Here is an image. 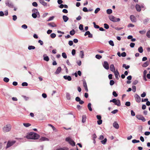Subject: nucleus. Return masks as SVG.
<instances>
[{"instance_id": "1", "label": "nucleus", "mask_w": 150, "mask_h": 150, "mask_svg": "<svg viewBox=\"0 0 150 150\" xmlns=\"http://www.w3.org/2000/svg\"><path fill=\"white\" fill-rule=\"evenodd\" d=\"M26 137L28 139H36L40 137V135L36 133L31 132L28 134Z\"/></svg>"}, {"instance_id": "2", "label": "nucleus", "mask_w": 150, "mask_h": 150, "mask_svg": "<svg viewBox=\"0 0 150 150\" xmlns=\"http://www.w3.org/2000/svg\"><path fill=\"white\" fill-rule=\"evenodd\" d=\"M11 128V126L10 125H7L4 126L3 128V131L4 132H6L10 131Z\"/></svg>"}, {"instance_id": "3", "label": "nucleus", "mask_w": 150, "mask_h": 150, "mask_svg": "<svg viewBox=\"0 0 150 150\" xmlns=\"http://www.w3.org/2000/svg\"><path fill=\"white\" fill-rule=\"evenodd\" d=\"M110 20L113 22H116L119 21L120 19L119 18H116L115 17L112 15L109 16Z\"/></svg>"}, {"instance_id": "4", "label": "nucleus", "mask_w": 150, "mask_h": 150, "mask_svg": "<svg viewBox=\"0 0 150 150\" xmlns=\"http://www.w3.org/2000/svg\"><path fill=\"white\" fill-rule=\"evenodd\" d=\"M110 102L114 103L115 105H117L118 106H120L121 105L120 100L118 99L116 100L115 98H114L112 100H111Z\"/></svg>"}, {"instance_id": "5", "label": "nucleus", "mask_w": 150, "mask_h": 150, "mask_svg": "<svg viewBox=\"0 0 150 150\" xmlns=\"http://www.w3.org/2000/svg\"><path fill=\"white\" fill-rule=\"evenodd\" d=\"M138 83V81L135 80L132 83V85H133L132 86V91L134 92H135L136 91V87L134 85H136Z\"/></svg>"}, {"instance_id": "6", "label": "nucleus", "mask_w": 150, "mask_h": 150, "mask_svg": "<svg viewBox=\"0 0 150 150\" xmlns=\"http://www.w3.org/2000/svg\"><path fill=\"white\" fill-rule=\"evenodd\" d=\"M66 141L68 142L70 144L73 146H74L75 145V142L69 137H67L66 139Z\"/></svg>"}, {"instance_id": "7", "label": "nucleus", "mask_w": 150, "mask_h": 150, "mask_svg": "<svg viewBox=\"0 0 150 150\" xmlns=\"http://www.w3.org/2000/svg\"><path fill=\"white\" fill-rule=\"evenodd\" d=\"M16 142L15 141H8L7 142L6 148L7 149L12 146Z\"/></svg>"}, {"instance_id": "8", "label": "nucleus", "mask_w": 150, "mask_h": 150, "mask_svg": "<svg viewBox=\"0 0 150 150\" xmlns=\"http://www.w3.org/2000/svg\"><path fill=\"white\" fill-rule=\"evenodd\" d=\"M136 117L137 119L141 120L143 122H145L146 120L145 118L141 115H137L136 116Z\"/></svg>"}, {"instance_id": "9", "label": "nucleus", "mask_w": 150, "mask_h": 150, "mask_svg": "<svg viewBox=\"0 0 150 150\" xmlns=\"http://www.w3.org/2000/svg\"><path fill=\"white\" fill-rule=\"evenodd\" d=\"M5 4L6 6H8L10 8H12L13 7V3L9 0H6L5 1Z\"/></svg>"}, {"instance_id": "10", "label": "nucleus", "mask_w": 150, "mask_h": 150, "mask_svg": "<svg viewBox=\"0 0 150 150\" xmlns=\"http://www.w3.org/2000/svg\"><path fill=\"white\" fill-rule=\"evenodd\" d=\"M135 100L136 102L138 103L140 102L141 98L137 94H136L134 96Z\"/></svg>"}, {"instance_id": "11", "label": "nucleus", "mask_w": 150, "mask_h": 150, "mask_svg": "<svg viewBox=\"0 0 150 150\" xmlns=\"http://www.w3.org/2000/svg\"><path fill=\"white\" fill-rule=\"evenodd\" d=\"M103 66L106 69L108 70L109 69V64L108 62L106 61H104L103 62Z\"/></svg>"}, {"instance_id": "12", "label": "nucleus", "mask_w": 150, "mask_h": 150, "mask_svg": "<svg viewBox=\"0 0 150 150\" xmlns=\"http://www.w3.org/2000/svg\"><path fill=\"white\" fill-rule=\"evenodd\" d=\"M32 12L33 13L38 14V18H39L40 17V13L37 9L36 8L33 9L32 10Z\"/></svg>"}, {"instance_id": "13", "label": "nucleus", "mask_w": 150, "mask_h": 150, "mask_svg": "<svg viewBox=\"0 0 150 150\" xmlns=\"http://www.w3.org/2000/svg\"><path fill=\"white\" fill-rule=\"evenodd\" d=\"M83 85L85 89L86 92H88V91L87 86L86 84V82L85 80H83Z\"/></svg>"}, {"instance_id": "14", "label": "nucleus", "mask_w": 150, "mask_h": 150, "mask_svg": "<svg viewBox=\"0 0 150 150\" xmlns=\"http://www.w3.org/2000/svg\"><path fill=\"white\" fill-rule=\"evenodd\" d=\"M135 8L136 10L138 12H140L141 10V6L138 4H136L135 6Z\"/></svg>"}, {"instance_id": "15", "label": "nucleus", "mask_w": 150, "mask_h": 150, "mask_svg": "<svg viewBox=\"0 0 150 150\" xmlns=\"http://www.w3.org/2000/svg\"><path fill=\"white\" fill-rule=\"evenodd\" d=\"M114 73L115 75V77L116 79L118 80L119 79L118 76L119 75V73L117 69L116 70V71L113 72Z\"/></svg>"}, {"instance_id": "16", "label": "nucleus", "mask_w": 150, "mask_h": 150, "mask_svg": "<svg viewBox=\"0 0 150 150\" xmlns=\"http://www.w3.org/2000/svg\"><path fill=\"white\" fill-rule=\"evenodd\" d=\"M40 3L45 6H47V4L45 2L44 0H39Z\"/></svg>"}, {"instance_id": "17", "label": "nucleus", "mask_w": 150, "mask_h": 150, "mask_svg": "<svg viewBox=\"0 0 150 150\" xmlns=\"http://www.w3.org/2000/svg\"><path fill=\"white\" fill-rule=\"evenodd\" d=\"M43 59L47 62H48L49 60V57L47 56L46 54H44L43 55Z\"/></svg>"}, {"instance_id": "18", "label": "nucleus", "mask_w": 150, "mask_h": 150, "mask_svg": "<svg viewBox=\"0 0 150 150\" xmlns=\"http://www.w3.org/2000/svg\"><path fill=\"white\" fill-rule=\"evenodd\" d=\"M63 78L66 80H67L69 81H70L71 80V78L70 76H64Z\"/></svg>"}, {"instance_id": "19", "label": "nucleus", "mask_w": 150, "mask_h": 150, "mask_svg": "<svg viewBox=\"0 0 150 150\" xmlns=\"http://www.w3.org/2000/svg\"><path fill=\"white\" fill-rule=\"evenodd\" d=\"M113 126L116 129H118L119 128V125L116 122H115L113 123Z\"/></svg>"}, {"instance_id": "20", "label": "nucleus", "mask_w": 150, "mask_h": 150, "mask_svg": "<svg viewBox=\"0 0 150 150\" xmlns=\"http://www.w3.org/2000/svg\"><path fill=\"white\" fill-rule=\"evenodd\" d=\"M149 61H146L142 64V66L144 67H146L148 66L149 65Z\"/></svg>"}, {"instance_id": "21", "label": "nucleus", "mask_w": 150, "mask_h": 150, "mask_svg": "<svg viewBox=\"0 0 150 150\" xmlns=\"http://www.w3.org/2000/svg\"><path fill=\"white\" fill-rule=\"evenodd\" d=\"M110 71L113 72L115 71V68L113 64H112L110 65Z\"/></svg>"}, {"instance_id": "22", "label": "nucleus", "mask_w": 150, "mask_h": 150, "mask_svg": "<svg viewBox=\"0 0 150 150\" xmlns=\"http://www.w3.org/2000/svg\"><path fill=\"white\" fill-rule=\"evenodd\" d=\"M64 21L65 22H67L69 20L68 17L66 16L63 15L62 17Z\"/></svg>"}, {"instance_id": "23", "label": "nucleus", "mask_w": 150, "mask_h": 150, "mask_svg": "<svg viewBox=\"0 0 150 150\" xmlns=\"http://www.w3.org/2000/svg\"><path fill=\"white\" fill-rule=\"evenodd\" d=\"M61 68L60 67H59L57 68L56 71L55 72V73L56 74H59L61 71Z\"/></svg>"}, {"instance_id": "24", "label": "nucleus", "mask_w": 150, "mask_h": 150, "mask_svg": "<svg viewBox=\"0 0 150 150\" xmlns=\"http://www.w3.org/2000/svg\"><path fill=\"white\" fill-rule=\"evenodd\" d=\"M40 140L41 141H48L49 139L45 137H42L40 138Z\"/></svg>"}, {"instance_id": "25", "label": "nucleus", "mask_w": 150, "mask_h": 150, "mask_svg": "<svg viewBox=\"0 0 150 150\" xmlns=\"http://www.w3.org/2000/svg\"><path fill=\"white\" fill-rule=\"evenodd\" d=\"M66 97L67 100H69L71 99V96L70 94L69 93H66Z\"/></svg>"}, {"instance_id": "26", "label": "nucleus", "mask_w": 150, "mask_h": 150, "mask_svg": "<svg viewBox=\"0 0 150 150\" xmlns=\"http://www.w3.org/2000/svg\"><path fill=\"white\" fill-rule=\"evenodd\" d=\"M80 57L81 58H83L84 57V52L83 51H81L80 52Z\"/></svg>"}, {"instance_id": "27", "label": "nucleus", "mask_w": 150, "mask_h": 150, "mask_svg": "<svg viewBox=\"0 0 150 150\" xmlns=\"http://www.w3.org/2000/svg\"><path fill=\"white\" fill-rule=\"evenodd\" d=\"M138 51L140 53H142L143 51L142 47V46L139 47L138 48Z\"/></svg>"}, {"instance_id": "28", "label": "nucleus", "mask_w": 150, "mask_h": 150, "mask_svg": "<svg viewBox=\"0 0 150 150\" xmlns=\"http://www.w3.org/2000/svg\"><path fill=\"white\" fill-rule=\"evenodd\" d=\"M86 116L85 115H83L82 117V122L83 123L85 122L86 120Z\"/></svg>"}, {"instance_id": "29", "label": "nucleus", "mask_w": 150, "mask_h": 150, "mask_svg": "<svg viewBox=\"0 0 150 150\" xmlns=\"http://www.w3.org/2000/svg\"><path fill=\"white\" fill-rule=\"evenodd\" d=\"M48 24L49 25L52 27L56 26V25L55 24H54V23H48Z\"/></svg>"}, {"instance_id": "30", "label": "nucleus", "mask_w": 150, "mask_h": 150, "mask_svg": "<svg viewBox=\"0 0 150 150\" xmlns=\"http://www.w3.org/2000/svg\"><path fill=\"white\" fill-rule=\"evenodd\" d=\"M137 21V20L135 17L132 15V22H136Z\"/></svg>"}, {"instance_id": "31", "label": "nucleus", "mask_w": 150, "mask_h": 150, "mask_svg": "<svg viewBox=\"0 0 150 150\" xmlns=\"http://www.w3.org/2000/svg\"><path fill=\"white\" fill-rule=\"evenodd\" d=\"M91 104L90 103H89L88 105V108L90 111H92V108L91 107Z\"/></svg>"}, {"instance_id": "32", "label": "nucleus", "mask_w": 150, "mask_h": 150, "mask_svg": "<svg viewBox=\"0 0 150 150\" xmlns=\"http://www.w3.org/2000/svg\"><path fill=\"white\" fill-rule=\"evenodd\" d=\"M28 49L29 50H31L32 49L34 50L35 49V47L33 46L30 45L28 47Z\"/></svg>"}, {"instance_id": "33", "label": "nucleus", "mask_w": 150, "mask_h": 150, "mask_svg": "<svg viewBox=\"0 0 150 150\" xmlns=\"http://www.w3.org/2000/svg\"><path fill=\"white\" fill-rule=\"evenodd\" d=\"M107 139L106 138H105L103 140L101 141V142L102 144H105L107 142Z\"/></svg>"}, {"instance_id": "34", "label": "nucleus", "mask_w": 150, "mask_h": 150, "mask_svg": "<svg viewBox=\"0 0 150 150\" xmlns=\"http://www.w3.org/2000/svg\"><path fill=\"white\" fill-rule=\"evenodd\" d=\"M23 125L25 127H28L31 126V125L29 123H23Z\"/></svg>"}, {"instance_id": "35", "label": "nucleus", "mask_w": 150, "mask_h": 150, "mask_svg": "<svg viewBox=\"0 0 150 150\" xmlns=\"http://www.w3.org/2000/svg\"><path fill=\"white\" fill-rule=\"evenodd\" d=\"M122 67L123 68H125L126 69H128L130 67L129 65H127L126 64H123L122 65Z\"/></svg>"}, {"instance_id": "36", "label": "nucleus", "mask_w": 150, "mask_h": 150, "mask_svg": "<svg viewBox=\"0 0 150 150\" xmlns=\"http://www.w3.org/2000/svg\"><path fill=\"white\" fill-rule=\"evenodd\" d=\"M75 30L74 29H73L69 33L71 35H73L75 34Z\"/></svg>"}, {"instance_id": "37", "label": "nucleus", "mask_w": 150, "mask_h": 150, "mask_svg": "<svg viewBox=\"0 0 150 150\" xmlns=\"http://www.w3.org/2000/svg\"><path fill=\"white\" fill-rule=\"evenodd\" d=\"M107 13L108 14H110L112 13V9H108L106 11Z\"/></svg>"}, {"instance_id": "38", "label": "nucleus", "mask_w": 150, "mask_h": 150, "mask_svg": "<svg viewBox=\"0 0 150 150\" xmlns=\"http://www.w3.org/2000/svg\"><path fill=\"white\" fill-rule=\"evenodd\" d=\"M149 20V18H147L144 20L143 21V23L144 24H146Z\"/></svg>"}, {"instance_id": "39", "label": "nucleus", "mask_w": 150, "mask_h": 150, "mask_svg": "<svg viewBox=\"0 0 150 150\" xmlns=\"http://www.w3.org/2000/svg\"><path fill=\"white\" fill-rule=\"evenodd\" d=\"M32 16L34 18H36L37 17H38V14L34 13H32Z\"/></svg>"}, {"instance_id": "40", "label": "nucleus", "mask_w": 150, "mask_h": 150, "mask_svg": "<svg viewBox=\"0 0 150 150\" xmlns=\"http://www.w3.org/2000/svg\"><path fill=\"white\" fill-rule=\"evenodd\" d=\"M109 43L110 45L112 46H113L114 45L113 42L112 40H110L109 41Z\"/></svg>"}, {"instance_id": "41", "label": "nucleus", "mask_w": 150, "mask_h": 150, "mask_svg": "<svg viewBox=\"0 0 150 150\" xmlns=\"http://www.w3.org/2000/svg\"><path fill=\"white\" fill-rule=\"evenodd\" d=\"M96 58L98 59H100L102 58L101 56L99 54H97L96 55Z\"/></svg>"}, {"instance_id": "42", "label": "nucleus", "mask_w": 150, "mask_h": 150, "mask_svg": "<svg viewBox=\"0 0 150 150\" xmlns=\"http://www.w3.org/2000/svg\"><path fill=\"white\" fill-rule=\"evenodd\" d=\"M139 142L140 141L139 140H137L135 139H134L132 140V142L133 143H139Z\"/></svg>"}, {"instance_id": "43", "label": "nucleus", "mask_w": 150, "mask_h": 150, "mask_svg": "<svg viewBox=\"0 0 150 150\" xmlns=\"http://www.w3.org/2000/svg\"><path fill=\"white\" fill-rule=\"evenodd\" d=\"M3 80L4 82L7 83L9 81V79L8 78L5 77L4 78Z\"/></svg>"}, {"instance_id": "44", "label": "nucleus", "mask_w": 150, "mask_h": 150, "mask_svg": "<svg viewBox=\"0 0 150 150\" xmlns=\"http://www.w3.org/2000/svg\"><path fill=\"white\" fill-rule=\"evenodd\" d=\"M62 57L66 59L67 58V56L65 53L63 52L62 54Z\"/></svg>"}, {"instance_id": "45", "label": "nucleus", "mask_w": 150, "mask_h": 150, "mask_svg": "<svg viewBox=\"0 0 150 150\" xmlns=\"http://www.w3.org/2000/svg\"><path fill=\"white\" fill-rule=\"evenodd\" d=\"M50 36L52 38H54L56 37V35L54 33H52L51 34Z\"/></svg>"}, {"instance_id": "46", "label": "nucleus", "mask_w": 150, "mask_h": 150, "mask_svg": "<svg viewBox=\"0 0 150 150\" xmlns=\"http://www.w3.org/2000/svg\"><path fill=\"white\" fill-rule=\"evenodd\" d=\"M93 23L94 25V26L95 28L97 29L99 28H100V27L98 25H96L95 22H93Z\"/></svg>"}, {"instance_id": "47", "label": "nucleus", "mask_w": 150, "mask_h": 150, "mask_svg": "<svg viewBox=\"0 0 150 150\" xmlns=\"http://www.w3.org/2000/svg\"><path fill=\"white\" fill-rule=\"evenodd\" d=\"M100 10V9L99 8H97L95 11L94 13H97L98 11Z\"/></svg>"}, {"instance_id": "48", "label": "nucleus", "mask_w": 150, "mask_h": 150, "mask_svg": "<svg viewBox=\"0 0 150 150\" xmlns=\"http://www.w3.org/2000/svg\"><path fill=\"white\" fill-rule=\"evenodd\" d=\"M146 95V93L145 92H143V93L141 95V96L142 98H144Z\"/></svg>"}, {"instance_id": "49", "label": "nucleus", "mask_w": 150, "mask_h": 150, "mask_svg": "<svg viewBox=\"0 0 150 150\" xmlns=\"http://www.w3.org/2000/svg\"><path fill=\"white\" fill-rule=\"evenodd\" d=\"M146 36L149 38H150V30H148L146 34Z\"/></svg>"}, {"instance_id": "50", "label": "nucleus", "mask_w": 150, "mask_h": 150, "mask_svg": "<svg viewBox=\"0 0 150 150\" xmlns=\"http://www.w3.org/2000/svg\"><path fill=\"white\" fill-rule=\"evenodd\" d=\"M138 129H139V130L140 132H141V133L142 132V131L143 128L142 126H139Z\"/></svg>"}, {"instance_id": "51", "label": "nucleus", "mask_w": 150, "mask_h": 150, "mask_svg": "<svg viewBox=\"0 0 150 150\" xmlns=\"http://www.w3.org/2000/svg\"><path fill=\"white\" fill-rule=\"evenodd\" d=\"M104 28L106 29H108L109 28V26L108 24L106 23H105L104 24Z\"/></svg>"}, {"instance_id": "52", "label": "nucleus", "mask_w": 150, "mask_h": 150, "mask_svg": "<svg viewBox=\"0 0 150 150\" xmlns=\"http://www.w3.org/2000/svg\"><path fill=\"white\" fill-rule=\"evenodd\" d=\"M97 123L98 125H100L102 124V120L101 119L98 120L97 121Z\"/></svg>"}, {"instance_id": "53", "label": "nucleus", "mask_w": 150, "mask_h": 150, "mask_svg": "<svg viewBox=\"0 0 150 150\" xmlns=\"http://www.w3.org/2000/svg\"><path fill=\"white\" fill-rule=\"evenodd\" d=\"M118 110L116 109L111 112V113L113 114H115L118 112Z\"/></svg>"}, {"instance_id": "54", "label": "nucleus", "mask_w": 150, "mask_h": 150, "mask_svg": "<svg viewBox=\"0 0 150 150\" xmlns=\"http://www.w3.org/2000/svg\"><path fill=\"white\" fill-rule=\"evenodd\" d=\"M32 5L35 7H37L38 6V4L36 2H34L32 3Z\"/></svg>"}, {"instance_id": "55", "label": "nucleus", "mask_w": 150, "mask_h": 150, "mask_svg": "<svg viewBox=\"0 0 150 150\" xmlns=\"http://www.w3.org/2000/svg\"><path fill=\"white\" fill-rule=\"evenodd\" d=\"M114 83H115V82L113 80H111L110 81V85L112 86L114 84Z\"/></svg>"}, {"instance_id": "56", "label": "nucleus", "mask_w": 150, "mask_h": 150, "mask_svg": "<svg viewBox=\"0 0 150 150\" xmlns=\"http://www.w3.org/2000/svg\"><path fill=\"white\" fill-rule=\"evenodd\" d=\"M130 105L131 103L129 102H126L125 103V105L127 106H130Z\"/></svg>"}, {"instance_id": "57", "label": "nucleus", "mask_w": 150, "mask_h": 150, "mask_svg": "<svg viewBox=\"0 0 150 150\" xmlns=\"http://www.w3.org/2000/svg\"><path fill=\"white\" fill-rule=\"evenodd\" d=\"M22 85L23 86H27L28 85V84L27 82H24L22 83Z\"/></svg>"}, {"instance_id": "58", "label": "nucleus", "mask_w": 150, "mask_h": 150, "mask_svg": "<svg viewBox=\"0 0 150 150\" xmlns=\"http://www.w3.org/2000/svg\"><path fill=\"white\" fill-rule=\"evenodd\" d=\"M144 134L146 136H148L150 134V132L146 131L144 132Z\"/></svg>"}, {"instance_id": "59", "label": "nucleus", "mask_w": 150, "mask_h": 150, "mask_svg": "<svg viewBox=\"0 0 150 150\" xmlns=\"http://www.w3.org/2000/svg\"><path fill=\"white\" fill-rule=\"evenodd\" d=\"M112 95L113 96H114L115 97H117L118 96L117 93L115 91H114L113 92Z\"/></svg>"}, {"instance_id": "60", "label": "nucleus", "mask_w": 150, "mask_h": 150, "mask_svg": "<svg viewBox=\"0 0 150 150\" xmlns=\"http://www.w3.org/2000/svg\"><path fill=\"white\" fill-rule=\"evenodd\" d=\"M83 25L80 24L79 27V29L81 30H83Z\"/></svg>"}, {"instance_id": "61", "label": "nucleus", "mask_w": 150, "mask_h": 150, "mask_svg": "<svg viewBox=\"0 0 150 150\" xmlns=\"http://www.w3.org/2000/svg\"><path fill=\"white\" fill-rule=\"evenodd\" d=\"M21 27L22 28L24 29H26L27 28V26L25 24H24Z\"/></svg>"}, {"instance_id": "62", "label": "nucleus", "mask_w": 150, "mask_h": 150, "mask_svg": "<svg viewBox=\"0 0 150 150\" xmlns=\"http://www.w3.org/2000/svg\"><path fill=\"white\" fill-rule=\"evenodd\" d=\"M81 100V99L79 97H77L76 98L75 100L77 102H79Z\"/></svg>"}, {"instance_id": "63", "label": "nucleus", "mask_w": 150, "mask_h": 150, "mask_svg": "<svg viewBox=\"0 0 150 150\" xmlns=\"http://www.w3.org/2000/svg\"><path fill=\"white\" fill-rule=\"evenodd\" d=\"M17 19V17L16 15H14L13 16V21H15Z\"/></svg>"}, {"instance_id": "64", "label": "nucleus", "mask_w": 150, "mask_h": 150, "mask_svg": "<svg viewBox=\"0 0 150 150\" xmlns=\"http://www.w3.org/2000/svg\"><path fill=\"white\" fill-rule=\"evenodd\" d=\"M97 138V136L95 134H94L92 136V139H96Z\"/></svg>"}]
</instances>
